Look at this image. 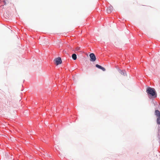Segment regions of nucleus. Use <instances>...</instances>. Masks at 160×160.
Masks as SVG:
<instances>
[{
  "instance_id": "3",
  "label": "nucleus",
  "mask_w": 160,
  "mask_h": 160,
  "mask_svg": "<svg viewBox=\"0 0 160 160\" xmlns=\"http://www.w3.org/2000/svg\"><path fill=\"white\" fill-rule=\"evenodd\" d=\"M54 61L57 65L61 64L62 62V61L60 58H58L55 59Z\"/></svg>"
},
{
  "instance_id": "5",
  "label": "nucleus",
  "mask_w": 160,
  "mask_h": 160,
  "mask_svg": "<svg viewBox=\"0 0 160 160\" xmlns=\"http://www.w3.org/2000/svg\"><path fill=\"white\" fill-rule=\"evenodd\" d=\"M95 66L97 68L102 70L103 71H104L106 70L105 68L98 64H96Z\"/></svg>"
},
{
  "instance_id": "10",
  "label": "nucleus",
  "mask_w": 160,
  "mask_h": 160,
  "mask_svg": "<svg viewBox=\"0 0 160 160\" xmlns=\"http://www.w3.org/2000/svg\"><path fill=\"white\" fill-rule=\"evenodd\" d=\"M3 2L4 3V5H6L7 4V3L6 1H5V0H4L3 1Z\"/></svg>"
},
{
  "instance_id": "9",
  "label": "nucleus",
  "mask_w": 160,
  "mask_h": 160,
  "mask_svg": "<svg viewBox=\"0 0 160 160\" xmlns=\"http://www.w3.org/2000/svg\"><path fill=\"white\" fill-rule=\"evenodd\" d=\"M121 73L122 74H123L124 76H125L126 75V73L125 72H122V71H121Z\"/></svg>"
},
{
  "instance_id": "1",
  "label": "nucleus",
  "mask_w": 160,
  "mask_h": 160,
  "mask_svg": "<svg viewBox=\"0 0 160 160\" xmlns=\"http://www.w3.org/2000/svg\"><path fill=\"white\" fill-rule=\"evenodd\" d=\"M146 92L148 94H150L154 98L157 97V93L154 88L148 87L147 89Z\"/></svg>"
},
{
  "instance_id": "2",
  "label": "nucleus",
  "mask_w": 160,
  "mask_h": 160,
  "mask_svg": "<svg viewBox=\"0 0 160 160\" xmlns=\"http://www.w3.org/2000/svg\"><path fill=\"white\" fill-rule=\"evenodd\" d=\"M90 59V61L92 62H94L96 60V58L94 54L93 53H91L89 55Z\"/></svg>"
},
{
  "instance_id": "7",
  "label": "nucleus",
  "mask_w": 160,
  "mask_h": 160,
  "mask_svg": "<svg viewBox=\"0 0 160 160\" xmlns=\"http://www.w3.org/2000/svg\"><path fill=\"white\" fill-rule=\"evenodd\" d=\"M72 58L73 60H76L77 59L76 55L75 54H72Z\"/></svg>"
},
{
  "instance_id": "8",
  "label": "nucleus",
  "mask_w": 160,
  "mask_h": 160,
  "mask_svg": "<svg viewBox=\"0 0 160 160\" xmlns=\"http://www.w3.org/2000/svg\"><path fill=\"white\" fill-rule=\"evenodd\" d=\"M157 123L158 124H160V116L158 117L157 119Z\"/></svg>"
},
{
  "instance_id": "6",
  "label": "nucleus",
  "mask_w": 160,
  "mask_h": 160,
  "mask_svg": "<svg viewBox=\"0 0 160 160\" xmlns=\"http://www.w3.org/2000/svg\"><path fill=\"white\" fill-rule=\"evenodd\" d=\"M155 114L157 117L160 116V112L158 110H157L155 111Z\"/></svg>"
},
{
  "instance_id": "4",
  "label": "nucleus",
  "mask_w": 160,
  "mask_h": 160,
  "mask_svg": "<svg viewBox=\"0 0 160 160\" xmlns=\"http://www.w3.org/2000/svg\"><path fill=\"white\" fill-rule=\"evenodd\" d=\"M113 10V8L112 6H109L107 9V12L108 13H110Z\"/></svg>"
}]
</instances>
